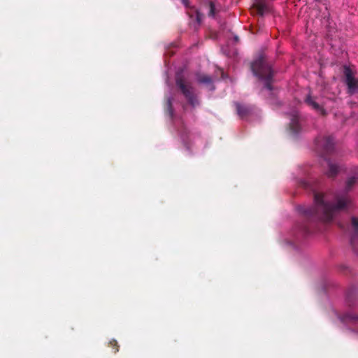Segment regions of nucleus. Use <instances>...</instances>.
Here are the masks:
<instances>
[{
	"label": "nucleus",
	"mask_w": 358,
	"mask_h": 358,
	"mask_svg": "<svg viewBox=\"0 0 358 358\" xmlns=\"http://www.w3.org/2000/svg\"><path fill=\"white\" fill-rule=\"evenodd\" d=\"M251 70L255 76L264 81V87L271 92L273 71L264 55H260L251 64Z\"/></svg>",
	"instance_id": "4"
},
{
	"label": "nucleus",
	"mask_w": 358,
	"mask_h": 358,
	"mask_svg": "<svg viewBox=\"0 0 358 358\" xmlns=\"http://www.w3.org/2000/svg\"><path fill=\"white\" fill-rule=\"evenodd\" d=\"M315 149L318 154L327 161L329 169L326 175L329 178H334L341 170L338 164L326 159V155L331 153L334 149V140L330 136H319L315 140Z\"/></svg>",
	"instance_id": "3"
},
{
	"label": "nucleus",
	"mask_w": 358,
	"mask_h": 358,
	"mask_svg": "<svg viewBox=\"0 0 358 358\" xmlns=\"http://www.w3.org/2000/svg\"><path fill=\"white\" fill-rule=\"evenodd\" d=\"M289 131L294 135L297 134L301 131L299 115L296 111L290 115Z\"/></svg>",
	"instance_id": "8"
},
{
	"label": "nucleus",
	"mask_w": 358,
	"mask_h": 358,
	"mask_svg": "<svg viewBox=\"0 0 358 358\" xmlns=\"http://www.w3.org/2000/svg\"><path fill=\"white\" fill-rule=\"evenodd\" d=\"M302 230L303 231V234H306V235H308V234L312 233L311 229L308 226L303 227Z\"/></svg>",
	"instance_id": "16"
},
{
	"label": "nucleus",
	"mask_w": 358,
	"mask_h": 358,
	"mask_svg": "<svg viewBox=\"0 0 358 358\" xmlns=\"http://www.w3.org/2000/svg\"><path fill=\"white\" fill-rule=\"evenodd\" d=\"M222 13V6L217 0H205L200 3L198 8H190L188 15L196 22H201L206 19L217 20Z\"/></svg>",
	"instance_id": "2"
},
{
	"label": "nucleus",
	"mask_w": 358,
	"mask_h": 358,
	"mask_svg": "<svg viewBox=\"0 0 358 358\" xmlns=\"http://www.w3.org/2000/svg\"><path fill=\"white\" fill-rule=\"evenodd\" d=\"M358 181V175L355 174L345 182V191L337 194L335 196V203H331L324 199L322 193L315 192V206L305 210V214L310 219H317L324 222H329L340 211L349 208L352 205V200L348 192L352 189Z\"/></svg>",
	"instance_id": "1"
},
{
	"label": "nucleus",
	"mask_w": 358,
	"mask_h": 358,
	"mask_svg": "<svg viewBox=\"0 0 358 358\" xmlns=\"http://www.w3.org/2000/svg\"><path fill=\"white\" fill-rule=\"evenodd\" d=\"M351 226L354 230V234L350 239V243L354 250H356L355 241L358 234V217H352L351 219Z\"/></svg>",
	"instance_id": "9"
},
{
	"label": "nucleus",
	"mask_w": 358,
	"mask_h": 358,
	"mask_svg": "<svg viewBox=\"0 0 358 358\" xmlns=\"http://www.w3.org/2000/svg\"><path fill=\"white\" fill-rule=\"evenodd\" d=\"M257 24H250V31L252 33L254 34L255 32V30H254V28H255V27H257Z\"/></svg>",
	"instance_id": "17"
},
{
	"label": "nucleus",
	"mask_w": 358,
	"mask_h": 358,
	"mask_svg": "<svg viewBox=\"0 0 358 358\" xmlns=\"http://www.w3.org/2000/svg\"><path fill=\"white\" fill-rule=\"evenodd\" d=\"M308 184L307 182H304V187L306 188H308Z\"/></svg>",
	"instance_id": "19"
},
{
	"label": "nucleus",
	"mask_w": 358,
	"mask_h": 358,
	"mask_svg": "<svg viewBox=\"0 0 358 358\" xmlns=\"http://www.w3.org/2000/svg\"><path fill=\"white\" fill-rule=\"evenodd\" d=\"M176 84L180 92L192 107H195L199 104V101L195 94L194 88L191 83L188 82L181 73L176 74Z\"/></svg>",
	"instance_id": "5"
},
{
	"label": "nucleus",
	"mask_w": 358,
	"mask_h": 358,
	"mask_svg": "<svg viewBox=\"0 0 358 358\" xmlns=\"http://www.w3.org/2000/svg\"><path fill=\"white\" fill-rule=\"evenodd\" d=\"M109 346L113 349V352L116 353L119 351V345L115 340H112L109 342Z\"/></svg>",
	"instance_id": "14"
},
{
	"label": "nucleus",
	"mask_w": 358,
	"mask_h": 358,
	"mask_svg": "<svg viewBox=\"0 0 358 358\" xmlns=\"http://www.w3.org/2000/svg\"><path fill=\"white\" fill-rule=\"evenodd\" d=\"M182 3L187 8V14L188 15V10L190 8L195 7L194 6H190L189 0H180Z\"/></svg>",
	"instance_id": "15"
},
{
	"label": "nucleus",
	"mask_w": 358,
	"mask_h": 358,
	"mask_svg": "<svg viewBox=\"0 0 358 358\" xmlns=\"http://www.w3.org/2000/svg\"><path fill=\"white\" fill-rule=\"evenodd\" d=\"M236 110L238 115L241 118H245L248 115H249L252 112V108L250 106L241 105L238 103H236Z\"/></svg>",
	"instance_id": "10"
},
{
	"label": "nucleus",
	"mask_w": 358,
	"mask_h": 358,
	"mask_svg": "<svg viewBox=\"0 0 358 358\" xmlns=\"http://www.w3.org/2000/svg\"><path fill=\"white\" fill-rule=\"evenodd\" d=\"M234 40H235L236 42H238V40H239V39H238V37L237 36H234Z\"/></svg>",
	"instance_id": "18"
},
{
	"label": "nucleus",
	"mask_w": 358,
	"mask_h": 358,
	"mask_svg": "<svg viewBox=\"0 0 358 358\" xmlns=\"http://www.w3.org/2000/svg\"><path fill=\"white\" fill-rule=\"evenodd\" d=\"M345 76V83L348 88L350 94H354L358 90V81L352 76V72L349 67L345 66L344 69Z\"/></svg>",
	"instance_id": "7"
},
{
	"label": "nucleus",
	"mask_w": 358,
	"mask_h": 358,
	"mask_svg": "<svg viewBox=\"0 0 358 358\" xmlns=\"http://www.w3.org/2000/svg\"><path fill=\"white\" fill-rule=\"evenodd\" d=\"M165 111L166 113L172 117L173 115V108L172 106V99L168 98L165 104Z\"/></svg>",
	"instance_id": "12"
},
{
	"label": "nucleus",
	"mask_w": 358,
	"mask_h": 358,
	"mask_svg": "<svg viewBox=\"0 0 358 358\" xmlns=\"http://www.w3.org/2000/svg\"><path fill=\"white\" fill-rule=\"evenodd\" d=\"M304 103L320 115H327V111L324 108V103L321 102L317 96L307 94L304 99Z\"/></svg>",
	"instance_id": "6"
},
{
	"label": "nucleus",
	"mask_w": 358,
	"mask_h": 358,
	"mask_svg": "<svg viewBox=\"0 0 358 358\" xmlns=\"http://www.w3.org/2000/svg\"><path fill=\"white\" fill-rule=\"evenodd\" d=\"M198 82L203 84H211L212 78L210 76L207 75H199L197 76Z\"/></svg>",
	"instance_id": "13"
},
{
	"label": "nucleus",
	"mask_w": 358,
	"mask_h": 358,
	"mask_svg": "<svg viewBox=\"0 0 358 358\" xmlns=\"http://www.w3.org/2000/svg\"><path fill=\"white\" fill-rule=\"evenodd\" d=\"M342 320L346 323H356L358 321V314L347 313L343 317Z\"/></svg>",
	"instance_id": "11"
}]
</instances>
